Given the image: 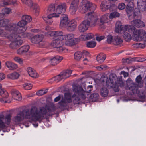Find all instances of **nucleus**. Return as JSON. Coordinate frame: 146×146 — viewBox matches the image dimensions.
Returning a JSON list of instances; mask_svg holds the SVG:
<instances>
[{"instance_id":"f257e3e1","label":"nucleus","mask_w":146,"mask_h":146,"mask_svg":"<svg viewBox=\"0 0 146 146\" xmlns=\"http://www.w3.org/2000/svg\"><path fill=\"white\" fill-rule=\"evenodd\" d=\"M54 110V106L53 104L49 106L46 105L44 107H41L40 108L39 111L36 107H33L31 108L30 111H28L25 112V115L24 111H20L13 118L12 121L16 125L20 123L25 118L32 121H36L43 119L44 115H50V113Z\"/></svg>"},{"instance_id":"f03ea898","label":"nucleus","mask_w":146,"mask_h":146,"mask_svg":"<svg viewBox=\"0 0 146 146\" xmlns=\"http://www.w3.org/2000/svg\"><path fill=\"white\" fill-rule=\"evenodd\" d=\"M27 24L22 19L17 24L12 23L9 25V26L6 27V29L10 30L11 33L9 34L0 29V36L6 37L11 42L9 45L11 48L16 49L23 43L21 37L18 34H20L26 30V29L24 26Z\"/></svg>"},{"instance_id":"7ed1b4c3","label":"nucleus","mask_w":146,"mask_h":146,"mask_svg":"<svg viewBox=\"0 0 146 146\" xmlns=\"http://www.w3.org/2000/svg\"><path fill=\"white\" fill-rule=\"evenodd\" d=\"M66 9L67 5L65 3H60L56 6L54 4H50L48 7L47 12L51 13L47 17H44L43 19L48 24H51L53 22L52 18L59 17L60 14L65 12Z\"/></svg>"},{"instance_id":"20e7f679","label":"nucleus","mask_w":146,"mask_h":146,"mask_svg":"<svg viewBox=\"0 0 146 146\" xmlns=\"http://www.w3.org/2000/svg\"><path fill=\"white\" fill-rule=\"evenodd\" d=\"M45 35L48 36L55 37H60V38L62 41L64 45L68 46H71L75 44L74 35L72 33L64 34L61 31H51V29L48 26L45 29Z\"/></svg>"},{"instance_id":"39448f33","label":"nucleus","mask_w":146,"mask_h":146,"mask_svg":"<svg viewBox=\"0 0 146 146\" xmlns=\"http://www.w3.org/2000/svg\"><path fill=\"white\" fill-rule=\"evenodd\" d=\"M97 19L96 17L93 16L92 12L87 14L85 16V19L78 26V31L80 33L86 31L88 29L90 24L93 26L96 25L99 22V21Z\"/></svg>"},{"instance_id":"423d86ee","label":"nucleus","mask_w":146,"mask_h":146,"mask_svg":"<svg viewBox=\"0 0 146 146\" xmlns=\"http://www.w3.org/2000/svg\"><path fill=\"white\" fill-rule=\"evenodd\" d=\"M135 26L127 25L124 26L121 25H117V23H116L115 31L117 33H122L124 31H128V32L132 34V39L135 41H137V29Z\"/></svg>"},{"instance_id":"0eeeda50","label":"nucleus","mask_w":146,"mask_h":146,"mask_svg":"<svg viewBox=\"0 0 146 146\" xmlns=\"http://www.w3.org/2000/svg\"><path fill=\"white\" fill-rule=\"evenodd\" d=\"M134 7L133 1H130L127 5L126 11L128 18L130 20L133 19V21L131 22V24L135 26L137 25V12L135 10L132 14V10L133 9Z\"/></svg>"},{"instance_id":"6e6552de","label":"nucleus","mask_w":146,"mask_h":146,"mask_svg":"<svg viewBox=\"0 0 146 146\" xmlns=\"http://www.w3.org/2000/svg\"><path fill=\"white\" fill-rule=\"evenodd\" d=\"M96 8L95 4H92L89 1H83L79 7L80 11L82 13H85L89 11H93Z\"/></svg>"},{"instance_id":"1a4fd4ad","label":"nucleus","mask_w":146,"mask_h":146,"mask_svg":"<svg viewBox=\"0 0 146 146\" xmlns=\"http://www.w3.org/2000/svg\"><path fill=\"white\" fill-rule=\"evenodd\" d=\"M92 86H88L87 88H85V90L84 91L81 87L75 86L73 90L74 92L78 94L79 97L81 98V99L85 100L86 98V94L88 95L87 94L90 92L92 90Z\"/></svg>"},{"instance_id":"9d476101","label":"nucleus","mask_w":146,"mask_h":146,"mask_svg":"<svg viewBox=\"0 0 146 146\" xmlns=\"http://www.w3.org/2000/svg\"><path fill=\"white\" fill-rule=\"evenodd\" d=\"M44 36L42 34L36 35L31 39V42L34 44H39L40 47H42L44 46L46 42L43 40Z\"/></svg>"},{"instance_id":"9b49d317","label":"nucleus","mask_w":146,"mask_h":146,"mask_svg":"<svg viewBox=\"0 0 146 146\" xmlns=\"http://www.w3.org/2000/svg\"><path fill=\"white\" fill-rule=\"evenodd\" d=\"M64 45L62 41L60 38V37L54 40L50 44L51 46L54 48H56L57 50L60 52H62L65 50V48L62 47Z\"/></svg>"},{"instance_id":"f8f14e48","label":"nucleus","mask_w":146,"mask_h":146,"mask_svg":"<svg viewBox=\"0 0 146 146\" xmlns=\"http://www.w3.org/2000/svg\"><path fill=\"white\" fill-rule=\"evenodd\" d=\"M11 115H7L5 117L3 114H0V129H3L5 127V124L9 125L10 123Z\"/></svg>"},{"instance_id":"ddd939ff","label":"nucleus","mask_w":146,"mask_h":146,"mask_svg":"<svg viewBox=\"0 0 146 146\" xmlns=\"http://www.w3.org/2000/svg\"><path fill=\"white\" fill-rule=\"evenodd\" d=\"M110 82L109 83L108 87L112 88L115 92L119 91V86L121 87H123L124 85V83L123 81L119 79V80L115 82L114 84H113V81L112 80L111 81L110 80Z\"/></svg>"},{"instance_id":"4468645a","label":"nucleus","mask_w":146,"mask_h":146,"mask_svg":"<svg viewBox=\"0 0 146 146\" xmlns=\"http://www.w3.org/2000/svg\"><path fill=\"white\" fill-rule=\"evenodd\" d=\"M127 85L129 89L132 91L133 94L137 92L136 84L130 78L126 81Z\"/></svg>"},{"instance_id":"2eb2a0df","label":"nucleus","mask_w":146,"mask_h":146,"mask_svg":"<svg viewBox=\"0 0 146 146\" xmlns=\"http://www.w3.org/2000/svg\"><path fill=\"white\" fill-rule=\"evenodd\" d=\"M79 1V0H72L69 8V11L72 14L75 13L78 9Z\"/></svg>"},{"instance_id":"dca6fc26","label":"nucleus","mask_w":146,"mask_h":146,"mask_svg":"<svg viewBox=\"0 0 146 146\" xmlns=\"http://www.w3.org/2000/svg\"><path fill=\"white\" fill-rule=\"evenodd\" d=\"M137 9L141 13L146 12V0H138Z\"/></svg>"},{"instance_id":"f3484780","label":"nucleus","mask_w":146,"mask_h":146,"mask_svg":"<svg viewBox=\"0 0 146 146\" xmlns=\"http://www.w3.org/2000/svg\"><path fill=\"white\" fill-rule=\"evenodd\" d=\"M22 3L30 7H33L34 11L36 13H38L39 12L38 6L37 4H33L31 0H21Z\"/></svg>"},{"instance_id":"a211bd4d","label":"nucleus","mask_w":146,"mask_h":146,"mask_svg":"<svg viewBox=\"0 0 146 146\" xmlns=\"http://www.w3.org/2000/svg\"><path fill=\"white\" fill-rule=\"evenodd\" d=\"M92 15L94 17H96L98 21H99V23L97 24L96 25H102L104 23H107L108 22V19L109 18V13H108L103 15L100 18V19H98L96 16H94L93 13H92Z\"/></svg>"},{"instance_id":"6ab92c4d","label":"nucleus","mask_w":146,"mask_h":146,"mask_svg":"<svg viewBox=\"0 0 146 146\" xmlns=\"http://www.w3.org/2000/svg\"><path fill=\"white\" fill-rule=\"evenodd\" d=\"M146 41V32L144 30L141 29L137 30V41Z\"/></svg>"},{"instance_id":"aec40b11","label":"nucleus","mask_w":146,"mask_h":146,"mask_svg":"<svg viewBox=\"0 0 146 146\" xmlns=\"http://www.w3.org/2000/svg\"><path fill=\"white\" fill-rule=\"evenodd\" d=\"M67 25V29L70 31H74L77 26V23L74 20L69 21Z\"/></svg>"},{"instance_id":"412c9836","label":"nucleus","mask_w":146,"mask_h":146,"mask_svg":"<svg viewBox=\"0 0 146 146\" xmlns=\"http://www.w3.org/2000/svg\"><path fill=\"white\" fill-rule=\"evenodd\" d=\"M11 93L13 99L18 100H21L22 98L21 94L17 90L12 89L11 91Z\"/></svg>"},{"instance_id":"4be33fe9","label":"nucleus","mask_w":146,"mask_h":146,"mask_svg":"<svg viewBox=\"0 0 146 146\" xmlns=\"http://www.w3.org/2000/svg\"><path fill=\"white\" fill-rule=\"evenodd\" d=\"M62 56H56L50 59V63L52 65H56L60 62L63 59Z\"/></svg>"},{"instance_id":"5701e85b","label":"nucleus","mask_w":146,"mask_h":146,"mask_svg":"<svg viewBox=\"0 0 146 146\" xmlns=\"http://www.w3.org/2000/svg\"><path fill=\"white\" fill-rule=\"evenodd\" d=\"M68 19L67 15L65 14H62L60 17V26L61 27L66 26L68 23Z\"/></svg>"},{"instance_id":"b1692460","label":"nucleus","mask_w":146,"mask_h":146,"mask_svg":"<svg viewBox=\"0 0 146 146\" xmlns=\"http://www.w3.org/2000/svg\"><path fill=\"white\" fill-rule=\"evenodd\" d=\"M27 71L29 75L32 77L37 78L39 76L38 74L36 71L31 67H28L27 68Z\"/></svg>"},{"instance_id":"393cba45","label":"nucleus","mask_w":146,"mask_h":146,"mask_svg":"<svg viewBox=\"0 0 146 146\" xmlns=\"http://www.w3.org/2000/svg\"><path fill=\"white\" fill-rule=\"evenodd\" d=\"M76 95L74 94L72 96L71 94L68 93L64 94V97L65 99L67 100H80V98L76 97Z\"/></svg>"},{"instance_id":"a878e982","label":"nucleus","mask_w":146,"mask_h":146,"mask_svg":"<svg viewBox=\"0 0 146 146\" xmlns=\"http://www.w3.org/2000/svg\"><path fill=\"white\" fill-rule=\"evenodd\" d=\"M111 7L110 3L106 1H102L100 5V7L101 10L102 11H105Z\"/></svg>"},{"instance_id":"bb28decb","label":"nucleus","mask_w":146,"mask_h":146,"mask_svg":"<svg viewBox=\"0 0 146 146\" xmlns=\"http://www.w3.org/2000/svg\"><path fill=\"white\" fill-rule=\"evenodd\" d=\"M29 48V46L28 45H24L17 50V53L19 55L22 54L27 52L28 51Z\"/></svg>"},{"instance_id":"cd10ccee","label":"nucleus","mask_w":146,"mask_h":146,"mask_svg":"<svg viewBox=\"0 0 146 146\" xmlns=\"http://www.w3.org/2000/svg\"><path fill=\"white\" fill-rule=\"evenodd\" d=\"M2 16V14H0V17ZM9 22V21L7 19H0V27H4L6 30L8 31H9L10 30H8L6 29V27H8L9 25H8V23Z\"/></svg>"},{"instance_id":"c85d7f7f","label":"nucleus","mask_w":146,"mask_h":146,"mask_svg":"<svg viewBox=\"0 0 146 146\" xmlns=\"http://www.w3.org/2000/svg\"><path fill=\"white\" fill-rule=\"evenodd\" d=\"M17 0H4L0 2V7L13 4L15 3Z\"/></svg>"},{"instance_id":"c756f323","label":"nucleus","mask_w":146,"mask_h":146,"mask_svg":"<svg viewBox=\"0 0 146 146\" xmlns=\"http://www.w3.org/2000/svg\"><path fill=\"white\" fill-rule=\"evenodd\" d=\"M5 64L7 67L10 70L16 69L18 68L17 64L11 61H7Z\"/></svg>"},{"instance_id":"7c9ffc66","label":"nucleus","mask_w":146,"mask_h":146,"mask_svg":"<svg viewBox=\"0 0 146 146\" xmlns=\"http://www.w3.org/2000/svg\"><path fill=\"white\" fill-rule=\"evenodd\" d=\"M123 42L122 39L118 36H115L113 38V44L116 45H121Z\"/></svg>"},{"instance_id":"2f4dec72","label":"nucleus","mask_w":146,"mask_h":146,"mask_svg":"<svg viewBox=\"0 0 146 146\" xmlns=\"http://www.w3.org/2000/svg\"><path fill=\"white\" fill-rule=\"evenodd\" d=\"M19 76V74L16 72L9 74L7 76V78L12 80L17 79Z\"/></svg>"},{"instance_id":"473e14b6","label":"nucleus","mask_w":146,"mask_h":146,"mask_svg":"<svg viewBox=\"0 0 146 146\" xmlns=\"http://www.w3.org/2000/svg\"><path fill=\"white\" fill-rule=\"evenodd\" d=\"M106 58V56L105 54L101 53L98 55L97 57V61L100 63H101L103 62Z\"/></svg>"},{"instance_id":"72a5a7b5","label":"nucleus","mask_w":146,"mask_h":146,"mask_svg":"<svg viewBox=\"0 0 146 146\" xmlns=\"http://www.w3.org/2000/svg\"><path fill=\"white\" fill-rule=\"evenodd\" d=\"M72 71L70 70H66L65 71L61 72L62 78L63 79L66 78L70 76L72 73Z\"/></svg>"},{"instance_id":"f704fd0d","label":"nucleus","mask_w":146,"mask_h":146,"mask_svg":"<svg viewBox=\"0 0 146 146\" xmlns=\"http://www.w3.org/2000/svg\"><path fill=\"white\" fill-rule=\"evenodd\" d=\"M2 86L0 84V95L3 98H7L9 96L8 92L5 89H2Z\"/></svg>"},{"instance_id":"c9c22d12","label":"nucleus","mask_w":146,"mask_h":146,"mask_svg":"<svg viewBox=\"0 0 146 146\" xmlns=\"http://www.w3.org/2000/svg\"><path fill=\"white\" fill-rule=\"evenodd\" d=\"M100 92L102 96L106 97L108 94V90L106 88L103 87L100 89Z\"/></svg>"},{"instance_id":"e433bc0d","label":"nucleus","mask_w":146,"mask_h":146,"mask_svg":"<svg viewBox=\"0 0 146 146\" xmlns=\"http://www.w3.org/2000/svg\"><path fill=\"white\" fill-rule=\"evenodd\" d=\"M123 36L125 40L127 42L129 41L131 39L130 34L126 32V31L123 32Z\"/></svg>"},{"instance_id":"4c0bfd02","label":"nucleus","mask_w":146,"mask_h":146,"mask_svg":"<svg viewBox=\"0 0 146 146\" xmlns=\"http://www.w3.org/2000/svg\"><path fill=\"white\" fill-rule=\"evenodd\" d=\"M139 19H137V28H142L145 26L144 22L141 20V15L139 16Z\"/></svg>"},{"instance_id":"58836bf2","label":"nucleus","mask_w":146,"mask_h":146,"mask_svg":"<svg viewBox=\"0 0 146 146\" xmlns=\"http://www.w3.org/2000/svg\"><path fill=\"white\" fill-rule=\"evenodd\" d=\"M22 19L27 24L28 23L30 22L32 20V18L31 16L26 15L22 16Z\"/></svg>"},{"instance_id":"ea45409f","label":"nucleus","mask_w":146,"mask_h":146,"mask_svg":"<svg viewBox=\"0 0 146 146\" xmlns=\"http://www.w3.org/2000/svg\"><path fill=\"white\" fill-rule=\"evenodd\" d=\"M82 56V52H81L78 51L75 53L74 58L75 60H78L80 59Z\"/></svg>"},{"instance_id":"a19ab883","label":"nucleus","mask_w":146,"mask_h":146,"mask_svg":"<svg viewBox=\"0 0 146 146\" xmlns=\"http://www.w3.org/2000/svg\"><path fill=\"white\" fill-rule=\"evenodd\" d=\"M143 86L142 77L140 75L137 76V87H141Z\"/></svg>"},{"instance_id":"79ce46f5","label":"nucleus","mask_w":146,"mask_h":146,"mask_svg":"<svg viewBox=\"0 0 146 146\" xmlns=\"http://www.w3.org/2000/svg\"><path fill=\"white\" fill-rule=\"evenodd\" d=\"M120 14L117 12H113L109 14V18L112 19L113 18L119 17Z\"/></svg>"},{"instance_id":"37998d69","label":"nucleus","mask_w":146,"mask_h":146,"mask_svg":"<svg viewBox=\"0 0 146 146\" xmlns=\"http://www.w3.org/2000/svg\"><path fill=\"white\" fill-rule=\"evenodd\" d=\"M23 87L25 90H28L32 88V85L30 83H26L23 84Z\"/></svg>"},{"instance_id":"c03bdc74","label":"nucleus","mask_w":146,"mask_h":146,"mask_svg":"<svg viewBox=\"0 0 146 146\" xmlns=\"http://www.w3.org/2000/svg\"><path fill=\"white\" fill-rule=\"evenodd\" d=\"M96 45V43L95 41H91L87 42V46L88 48H93L95 47Z\"/></svg>"},{"instance_id":"a18cd8bd","label":"nucleus","mask_w":146,"mask_h":146,"mask_svg":"<svg viewBox=\"0 0 146 146\" xmlns=\"http://www.w3.org/2000/svg\"><path fill=\"white\" fill-rule=\"evenodd\" d=\"M48 90L47 89L46 90H40L36 93V94L39 96H42L47 93L48 92Z\"/></svg>"},{"instance_id":"49530a36","label":"nucleus","mask_w":146,"mask_h":146,"mask_svg":"<svg viewBox=\"0 0 146 146\" xmlns=\"http://www.w3.org/2000/svg\"><path fill=\"white\" fill-rule=\"evenodd\" d=\"M99 97V95L98 93H94L92 94L90 98L92 99V100H98Z\"/></svg>"},{"instance_id":"de8ad7c7","label":"nucleus","mask_w":146,"mask_h":146,"mask_svg":"<svg viewBox=\"0 0 146 146\" xmlns=\"http://www.w3.org/2000/svg\"><path fill=\"white\" fill-rule=\"evenodd\" d=\"M14 60L16 62L19 63L21 65L23 64V60L19 57H15L13 58Z\"/></svg>"},{"instance_id":"09e8293b","label":"nucleus","mask_w":146,"mask_h":146,"mask_svg":"<svg viewBox=\"0 0 146 146\" xmlns=\"http://www.w3.org/2000/svg\"><path fill=\"white\" fill-rule=\"evenodd\" d=\"M113 38L111 35H109L107 36V41L109 44H110L112 42L113 43Z\"/></svg>"},{"instance_id":"8fccbe9b","label":"nucleus","mask_w":146,"mask_h":146,"mask_svg":"<svg viewBox=\"0 0 146 146\" xmlns=\"http://www.w3.org/2000/svg\"><path fill=\"white\" fill-rule=\"evenodd\" d=\"M61 73H60L59 75L57 76L52 78V79L54 80L57 81H59L61 80L62 79H63L62 78Z\"/></svg>"},{"instance_id":"3c124183","label":"nucleus","mask_w":146,"mask_h":146,"mask_svg":"<svg viewBox=\"0 0 146 146\" xmlns=\"http://www.w3.org/2000/svg\"><path fill=\"white\" fill-rule=\"evenodd\" d=\"M2 11L3 13L1 14H2L3 15V14H9L11 11V9L9 8H6L3 9H2Z\"/></svg>"},{"instance_id":"603ef678","label":"nucleus","mask_w":146,"mask_h":146,"mask_svg":"<svg viewBox=\"0 0 146 146\" xmlns=\"http://www.w3.org/2000/svg\"><path fill=\"white\" fill-rule=\"evenodd\" d=\"M137 96L142 99L145 98V95L142 92H140L139 90L137 89Z\"/></svg>"},{"instance_id":"864d4df0","label":"nucleus","mask_w":146,"mask_h":146,"mask_svg":"<svg viewBox=\"0 0 146 146\" xmlns=\"http://www.w3.org/2000/svg\"><path fill=\"white\" fill-rule=\"evenodd\" d=\"M125 5L124 3H121L118 4V8L119 10H123L125 8Z\"/></svg>"},{"instance_id":"5fc2aeb1","label":"nucleus","mask_w":146,"mask_h":146,"mask_svg":"<svg viewBox=\"0 0 146 146\" xmlns=\"http://www.w3.org/2000/svg\"><path fill=\"white\" fill-rule=\"evenodd\" d=\"M66 102V101H60L59 102V104L60 105L59 108L62 110H63V109H62V107H65L67 106Z\"/></svg>"},{"instance_id":"6e6d98bb","label":"nucleus","mask_w":146,"mask_h":146,"mask_svg":"<svg viewBox=\"0 0 146 146\" xmlns=\"http://www.w3.org/2000/svg\"><path fill=\"white\" fill-rule=\"evenodd\" d=\"M94 35L91 33H89L86 34L87 40L91 39L92 38L94 37Z\"/></svg>"},{"instance_id":"4d7b16f0","label":"nucleus","mask_w":146,"mask_h":146,"mask_svg":"<svg viewBox=\"0 0 146 146\" xmlns=\"http://www.w3.org/2000/svg\"><path fill=\"white\" fill-rule=\"evenodd\" d=\"M63 96L62 95L60 94L59 96L56 97L54 100H60L61 99V100H63Z\"/></svg>"},{"instance_id":"13d9d810","label":"nucleus","mask_w":146,"mask_h":146,"mask_svg":"<svg viewBox=\"0 0 146 146\" xmlns=\"http://www.w3.org/2000/svg\"><path fill=\"white\" fill-rule=\"evenodd\" d=\"M22 33V35L23 38H26L28 37L29 36V34L27 33H23H23ZM20 34L21 33L19 34H18V35H20V36H20Z\"/></svg>"},{"instance_id":"bf43d9fd","label":"nucleus","mask_w":146,"mask_h":146,"mask_svg":"<svg viewBox=\"0 0 146 146\" xmlns=\"http://www.w3.org/2000/svg\"><path fill=\"white\" fill-rule=\"evenodd\" d=\"M145 44L140 42L137 43V48H143L145 47Z\"/></svg>"},{"instance_id":"052dcab7","label":"nucleus","mask_w":146,"mask_h":146,"mask_svg":"<svg viewBox=\"0 0 146 146\" xmlns=\"http://www.w3.org/2000/svg\"><path fill=\"white\" fill-rule=\"evenodd\" d=\"M105 38L104 36H100L96 37V40H97L100 41L102 39H103Z\"/></svg>"},{"instance_id":"680f3d73","label":"nucleus","mask_w":146,"mask_h":146,"mask_svg":"<svg viewBox=\"0 0 146 146\" xmlns=\"http://www.w3.org/2000/svg\"><path fill=\"white\" fill-rule=\"evenodd\" d=\"M86 37V35H81L80 37V38L82 40H87Z\"/></svg>"},{"instance_id":"e2e57ef3","label":"nucleus","mask_w":146,"mask_h":146,"mask_svg":"<svg viewBox=\"0 0 146 146\" xmlns=\"http://www.w3.org/2000/svg\"><path fill=\"white\" fill-rule=\"evenodd\" d=\"M146 60L143 57H137V62H143Z\"/></svg>"},{"instance_id":"0e129e2a","label":"nucleus","mask_w":146,"mask_h":146,"mask_svg":"<svg viewBox=\"0 0 146 146\" xmlns=\"http://www.w3.org/2000/svg\"><path fill=\"white\" fill-rule=\"evenodd\" d=\"M121 74H123L124 77H126L128 76L129 74L127 72H125L124 71H122L121 72Z\"/></svg>"},{"instance_id":"69168bd1","label":"nucleus","mask_w":146,"mask_h":146,"mask_svg":"<svg viewBox=\"0 0 146 146\" xmlns=\"http://www.w3.org/2000/svg\"><path fill=\"white\" fill-rule=\"evenodd\" d=\"M5 77V76L3 73H0V81L4 79Z\"/></svg>"},{"instance_id":"338daca9","label":"nucleus","mask_w":146,"mask_h":146,"mask_svg":"<svg viewBox=\"0 0 146 146\" xmlns=\"http://www.w3.org/2000/svg\"><path fill=\"white\" fill-rule=\"evenodd\" d=\"M82 52V54H83V55H84L86 56H89V52L85 50H83Z\"/></svg>"},{"instance_id":"774afa93","label":"nucleus","mask_w":146,"mask_h":146,"mask_svg":"<svg viewBox=\"0 0 146 146\" xmlns=\"http://www.w3.org/2000/svg\"><path fill=\"white\" fill-rule=\"evenodd\" d=\"M104 66L103 65H102L98 66L97 67H96V68H97V69H98L99 70H101L103 69L104 68Z\"/></svg>"}]
</instances>
